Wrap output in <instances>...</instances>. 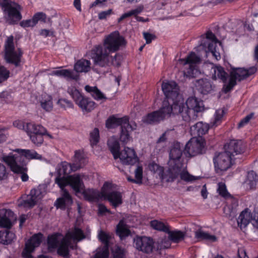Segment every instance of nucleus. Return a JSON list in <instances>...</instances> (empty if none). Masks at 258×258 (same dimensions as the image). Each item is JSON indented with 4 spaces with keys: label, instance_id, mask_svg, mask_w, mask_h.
<instances>
[{
    "label": "nucleus",
    "instance_id": "f257e3e1",
    "mask_svg": "<svg viewBox=\"0 0 258 258\" xmlns=\"http://www.w3.org/2000/svg\"><path fill=\"white\" fill-rule=\"evenodd\" d=\"M162 89L166 99H170L173 108V114H179L183 120L189 123L196 119L198 113L204 109L203 102L196 97H189L185 104L180 100L179 88L174 82L163 83Z\"/></svg>",
    "mask_w": 258,
    "mask_h": 258
},
{
    "label": "nucleus",
    "instance_id": "f03ea898",
    "mask_svg": "<svg viewBox=\"0 0 258 258\" xmlns=\"http://www.w3.org/2000/svg\"><path fill=\"white\" fill-rule=\"evenodd\" d=\"M225 151L220 153L213 158L215 171L221 173L226 171L234 163L235 155L244 152L245 148L241 141L232 140L224 145Z\"/></svg>",
    "mask_w": 258,
    "mask_h": 258
},
{
    "label": "nucleus",
    "instance_id": "7ed1b4c3",
    "mask_svg": "<svg viewBox=\"0 0 258 258\" xmlns=\"http://www.w3.org/2000/svg\"><path fill=\"white\" fill-rule=\"evenodd\" d=\"M107 146L114 158H119L123 164L133 165L138 161V158L134 149L125 147L120 152L119 143L115 139H109L107 141Z\"/></svg>",
    "mask_w": 258,
    "mask_h": 258
},
{
    "label": "nucleus",
    "instance_id": "20e7f679",
    "mask_svg": "<svg viewBox=\"0 0 258 258\" xmlns=\"http://www.w3.org/2000/svg\"><path fill=\"white\" fill-rule=\"evenodd\" d=\"M106 127L107 128H114L120 126L119 134L120 141L123 144L127 143L131 139V133L136 129L130 123L129 118L127 116L116 117L114 115L109 116L106 120Z\"/></svg>",
    "mask_w": 258,
    "mask_h": 258
},
{
    "label": "nucleus",
    "instance_id": "39448f33",
    "mask_svg": "<svg viewBox=\"0 0 258 258\" xmlns=\"http://www.w3.org/2000/svg\"><path fill=\"white\" fill-rule=\"evenodd\" d=\"M2 161L8 166L12 172L21 174L22 181L26 182L28 180L29 176L27 174L28 169L23 157L18 155V154L10 153L7 155H3Z\"/></svg>",
    "mask_w": 258,
    "mask_h": 258
},
{
    "label": "nucleus",
    "instance_id": "423d86ee",
    "mask_svg": "<svg viewBox=\"0 0 258 258\" xmlns=\"http://www.w3.org/2000/svg\"><path fill=\"white\" fill-rule=\"evenodd\" d=\"M91 64L90 60L82 58L78 60L74 64V70L76 72V73L71 70L62 69L54 71L52 74L57 77L64 78L68 81H78L80 78L78 73L89 72L91 70Z\"/></svg>",
    "mask_w": 258,
    "mask_h": 258
},
{
    "label": "nucleus",
    "instance_id": "0eeeda50",
    "mask_svg": "<svg viewBox=\"0 0 258 258\" xmlns=\"http://www.w3.org/2000/svg\"><path fill=\"white\" fill-rule=\"evenodd\" d=\"M257 67L252 66L248 69L237 68H233L229 74V78L227 84H225L222 88V91L227 94L230 92L237 84V80L241 81L246 79L251 75L255 74Z\"/></svg>",
    "mask_w": 258,
    "mask_h": 258
},
{
    "label": "nucleus",
    "instance_id": "6e6552de",
    "mask_svg": "<svg viewBox=\"0 0 258 258\" xmlns=\"http://www.w3.org/2000/svg\"><path fill=\"white\" fill-rule=\"evenodd\" d=\"M173 113V108L170 99H165L162 102L161 107L158 110L148 113L144 117L143 121L145 123L154 124L163 120L166 116Z\"/></svg>",
    "mask_w": 258,
    "mask_h": 258
},
{
    "label": "nucleus",
    "instance_id": "1a4fd4ad",
    "mask_svg": "<svg viewBox=\"0 0 258 258\" xmlns=\"http://www.w3.org/2000/svg\"><path fill=\"white\" fill-rule=\"evenodd\" d=\"M67 92L84 113L91 112L96 107L95 102L84 96L76 87H69Z\"/></svg>",
    "mask_w": 258,
    "mask_h": 258
},
{
    "label": "nucleus",
    "instance_id": "9d476101",
    "mask_svg": "<svg viewBox=\"0 0 258 258\" xmlns=\"http://www.w3.org/2000/svg\"><path fill=\"white\" fill-rule=\"evenodd\" d=\"M4 59L10 64L16 67L20 66L23 52L20 48L15 50L14 43V37L11 35L8 37L5 44Z\"/></svg>",
    "mask_w": 258,
    "mask_h": 258
},
{
    "label": "nucleus",
    "instance_id": "9b49d317",
    "mask_svg": "<svg viewBox=\"0 0 258 258\" xmlns=\"http://www.w3.org/2000/svg\"><path fill=\"white\" fill-rule=\"evenodd\" d=\"M26 132L29 137L31 142L37 146H40L43 142V136H47L52 138L45 127L40 124L33 122L26 123Z\"/></svg>",
    "mask_w": 258,
    "mask_h": 258
},
{
    "label": "nucleus",
    "instance_id": "f8f14e48",
    "mask_svg": "<svg viewBox=\"0 0 258 258\" xmlns=\"http://www.w3.org/2000/svg\"><path fill=\"white\" fill-rule=\"evenodd\" d=\"M4 12L8 14L9 24L14 25L22 19V16L20 12V6L15 2L4 3L2 7Z\"/></svg>",
    "mask_w": 258,
    "mask_h": 258
},
{
    "label": "nucleus",
    "instance_id": "ddd939ff",
    "mask_svg": "<svg viewBox=\"0 0 258 258\" xmlns=\"http://www.w3.org/2000/svg\"><path fill=\"white\" fill-rule=\"evenodd\" d=\"M204 140L203 138H191L186 144L184 153L188 157H194L203 153L204 148Z\"/></svg>",
    "mask_w": 258,
    "mask_h": 258
},
{
    "label": "nucleus",
    "instance_id": "4468645a",
    "mask_svg": "<svg viewBox=\"0 0 258 258\" xmlns=\"http://www.w3.org/2000/svg\"><path fill=\"white\" fill-rule=\"evenodd\" d=\"M125 44L124 38L120 36L118 32H115L109 34L104 41L105 48L110 52L117 51L120 46L125 45Z\"/></svg>",
    "mask_w": 258,
    "mask_h": 258
},
{
    "label": "nucleus",
    "instance_id": "2eb2a0df",
    "mask_svg": "<svg viewBox=\"0 0 258 258\" xmlns=\"http://www.w3.org/2000/svg\"><path fill=\"white\" fill-rule=\"evenodd\" d=\"M92 58L94 64L101 67L110 66V55L107 52H104L101 46H96L92 50Z\"/></svg>",
    "mask_w": 258,
    "mask_h": 258
},
{
    "label": "nucleus",
    "instance_id": "dca6fc26",
    "mask_svg": "<svg viewBox=\"0 0 258 258\" xmlns=\"http://www.w3.org/2000/svg\"><path fill=\"white\" fill-rule=\"evenodd\" d=\"M183 163H170L168 169L165 172L163 170V176L160 178L167 182H172L178 177L180 171L183 168Z\"/></svg>",
    "mask_w": 258,
    "mask_h": 258
},
{
    "label": "nucleus",
    "instance_id": "f3484780",
    "mask_svg": "<svg viewBox=\"0 0 258 258\" xmlns=\"http://www.w3.org/2000/svg\"><path fill=\"white\" fill-rule=\"evenodd\" d=\"M153 238L147 236H138L135 240L137 249L146 253H151L154 248Z\"/></svg>",
    "mask_w": 258,
    "mask_h": 258
},
{
    "label": "nucleus",
    "instance_id": "a211bd4d",
    "mask_svg": "<svg viewBox=\"0 0 258 258\" xmlns=\"http://www.w3.org/2000/svg\"><path fill=\"white\" fill-rule=\"evenodd\" d=\"M73 200L72 197L68 190H64L62 192L61 197L57 198L54 202V206L57 209L64 211L69 209L72 205Z\"/></svg>",
    "mask_w": 258,
    "mask_h": 258
},
{
    "label": "nucleus",
    "instance_id": "6ab92c4d",
    "mask_svg": "<svg viewBox=\"0 0 258 258\" xmlns=\"http://www.w3.org/2000/svg\"><path fill=\"white\" fill-rule=\"evenodd\" d=\"M40 191L35 188L30 190V194L26 197V199L22 197V199L19 200V207L31 209L36 204L37 200Z\"/></svg>",
    "mask_w": 258,
    "mask_h": 258
},
{
    "label": "nucleus",
    "instance_id": "aec40b11",
    "mask_svg": "<svg viewBox=\"0 0 258 258\" xmlns=\"http://www.w3.org/2000/svg\"><path fill=\"white\" fill-rule=\"evenodd\" d=\"M217 39L215 34L211 31H208L204 35H201L198 47L204 49L207 47L213 49V45H215Z\"/></svg>",
    "mask_w": 258,
    "mask_h": 258
},
{
    "label": "nucleus",
    "instance_id": "412c9836",
    "mask_svg": "<svg viewBox=\"0 0 258 258\" xmlns=\"http://www.w3.org/2000/svg\"><path fill=\"white\" fill-rule=\"evenodd\" d=\"M103 198L108 201L114 208H117L122 203L121 193L117 191L110 192L103 191Z\"/></svg>",
    "mask_w": 258,
    "mask_h": 258
},
{
    "label": "nucleus",
    "instance_id": "4be33fe9",
    "mask_svg": "<svg viewBox=\"0 0 258 258\" xmlns=\"http://www.w3.org/2000/svg\"><path fill=\"white\" fill-rule=\"evenodd\" d=\"M80 169L79 165L71 164L66 161L59 163L56 167V174L69 176L73 171H76Z\"/></svg>",
    "mask_w": 258,
    "mask_h": 258
},
{
    "label": "nucleus",
    "instance_id": "5701e85b",
    "mask_svg": "<svg viewBox=\"0 0 258 258\" xmlns=\"http://www.w3.org/2000/svg\"><path fill=\"white\" fill-rule=\"evenodd\" d=\"M210 128L209 124L202 121H199L190 127L191 135L194 138H202V136L206 134Z\"/></svg>",
    "mask_w": 258,
    "mask_h": 258
},
{
    "label": "nucleus",
    "instance_id": "b1692460",
    "mask_svg": "<svg viewBox=\"0 0 258 258\" xmlns=\"http://www.w3.org/2000/svg\"><path fill=\"white\" fill-rule=\"evenodd\" d=\"M182 152L183 151L181 147L180 144L178 142L174 144L169 153L170 163H183L180 161Z\"/></svg>",
    "mask_w": 258,
    "mask_h": 258
},
{
    "label": "nucleus",
    "instance_id": "393cba45",
    "mask_svg": "<svg viewBox=\"0 0 258 258\" xmlns=\"http://www.w3.org/2000/svg\"><path fill=\"white\" fill-rule=\"evenodd\" d=\"M103 191L100 192L96 189L88 188L84 190L83 195L86 201L89 202H96L103 198Z\"/></svg>",
    "mask_w": 258,
    "mask_h": 258
},
{
    "label": "nucleus",
    "instance_id": "a878e982",
    "mask_svg": "<svg viewBox=\"0 0 258 258\" xmlns=\"http://www.w3.org/2000/svg\"><path fill=\"white\" fill-rule=\"evenodd\" d=\"M143 10L142 6H138L137 8L132 10L126 13L123 14L118 19V22L120 23L124 19L134 16L136 17V20L139 22H145L148 21V19L146 20L144 18L138 16Z\"/></svg>",
    "mask_w": 258,
    "mask_h": 258
},
{
    "label": "nucleus",
    "instance_id": "bb28decb",
    "mask_svg": "<svg viewBox=\"0 0 258 258\" xmlns=\"http://www.w3.org/2000/svg\"><path fill=\"white\" fill-rule=\"evenodd\" d=\"M69 185L77 193H80L85 186L80 175L76 174L69 176Z\"/></svg>",
    "mask_w": 258,
    "mask_h": 258
},
{
    "label": "nucleus",
    "instance_id": "cd10ccee",
    "mask_svg": "<svg viewBox=\"0 0 258 258\" xmlns=\"http://www.w3.org/2000/svg\"><path fill=\"white\" fill-rule=\"evenodd\" d=\"M195 86L198 91L204 95L209 94L212 90V85L211 82L206 79L197 80Z\"/></svg>",
    "mask_w": 258,
    "mask_h": 258
},
{
    "label": "nucleus",
    "instance_id": "c85d7f7f",
    "mask_svg": "<svg viewBox=\"0 0 258 258\" xmlns=\"http://www.w3.org/2000/svg\"><path fill=\"white\" fill-rule=\"evenodd\" d=\"M211 72L212 78L213 80L220 79L224 83L227 82L228 74L225 72L224 69L220 66H216L212 68Z\"/></svg>",
    "mask_w": 258,
    "mask_h": 258
},
{
    "label": "nucleus",
    "instance_id": "c756f323",
    "mask_svg": "<svg viewBox=\"0 0 258 258\" xmlns=\"http://www.w3.org/2000/svg\"><path fill=\"white\" fill-rule=\"evenodd\" d=\"M85 90L90 93L91 96L96 101L104 102L107 99V98L97 87H91L86 85Z\"/></svg>",
    "mask_w": 258,
    "mask_h": 258
},
{
    "label": "nucleus",
    "instance_id": "7c9ffc66",
    "mask_svg": "<svg viewBox=\"0 0 258 258\" xmlns=\"http://www.w3.org/2000/svg\"><path fill=\"white\" fill-rule=\"evenodd\" d=\"M252 216L249 210L246 208L242 211L238 218L237 219V222L238 225L241 229L245 227L250 222Z\"/></svg>",
    "mask_w": 258,
    "mask_h": 258
},
{
    "label": "nucleus",
    "instance_id": "2f4dec72",
    "mask_svg": "<svg viewBox=\"0 0 258 258\" xmlns=\"http://www.w3.org/2000/svg\"><path fill=\"white\" fill-rule=\"evenodd\" d=\"M258 183V175L253 170H250L247 172L245 179L244 180V184L250 189H253Z\"/></svg>",
    "mask_w": 258,
    "mask_h": 258
},
{
    "label": "nucleus",
    "instance_id": "473e14b6",
    "mask_svg": "<svg viewBox=\"0 0 258 258\" xmlns=\"http://www.w3.org/2000/svg\"><path fill=\"white\" fill-rule=\"evenodd\" d=\"M66 237L77 241H80L85 238L83 231L81 228L76 226L72 231L67 233Z\"/></svg>",
    "mask_w": 258,
    "mask_h": 258
},
{
    "label": "nucleus",
    "instance_id": "72a5a7b5",
    "mask_svg": "<svg viewBox=\"0 0 258 258\" xmlns=\"http://www.w3.org/2000/svg\"><path fill=\"white\" fill-rule=\"evenodd\" d=\"M14 151L17 152L19 154L18 155L23 157L25 160V158L28 159H39L41 157L39 154L34 150L17 149Z\"/></svg>",
    "mask_w": 258,
    "mask_h": 258
},
{
    "label": "nucleus",
    "instance_id": "f704fd0d",
    "mask_svg": "<svg viewBox=\"0 0 258 258\" xmlns=\"http://www.w3.org/2000/svg\"><path fill=\"white\" fill-rule=\"evenodd\" d=\"M15 238V234L12 231H0V243L4 245L11 244Z\"/></svg>",
    "mask_w": 258,
    "mask_h": 258
},
{
    "label": "nucleus",
    "instance_id": "c9c22d12",
    "mask_svg": "<svg viewBox=\"0 0 258 258\" xmlns=\"http://www.w3.org/2000/svg\"><path fill=\"white\" fill-rule=\"evenodd\" d=\"M43 239V234L41 233H38L34 234L29 240L26 243V246L32 248V249L38 247L41 244Z\"/></svg>",
    "mask_w": 258,
    "mask_h": 258
},
{
    "label": "nucleus",
    "instance_id": "e433bc0d",
    "mask_svg": "<svg viewBox=\"0 0 258 258\" xmlns=\"http://www.w3.org/2000/svg\"><path fill=\"white\" fill-rule=\"evenodd\" d=\"M150 226L154 230L168 233L170 232L169 226L167 224H165L163 222L157 220H153L150 222Z\"/></svg>",
    "mask_w": 258,
    "mask_h": 258
},
{
    "label": "nucleus",
    "instance_id": "4c0bfd02",
    "mask_svg": "<svg viewBox=\"0 0 258 258\" xmlns=\"http://www.w3.org/2000/svg\"><path fill=\"white\" fill-rule=\"evenodd\" d=\"M195 237L199 240H206L210 242H215L217 240V237L208 232L199 230L195 232Z\"/></svg>",
    "mask_w": 258,
    "mask_h": 258
},
{
    "label": "nucleus",
    "instance_id": "58836bf2",
    "mask_svg": "<svg viewBox=\"0 0 258 258\" xmlns=\"http://www.w3.org/2000/svg\"><path fill=\"white\" fill-rule=\"evenodd\" d=\"M116 234L119 236L120 239H123L128 236L130 233V230L126 227V225L122 220H120L116 226Z\"/></svg>",
    "mask_w": 258,
    "mask_h": 258
},
{
    "label": "nucleus",
    "instance_id": "ea45409f",
    "mask_svg": "<svg viewBox=\"0 0 258 258\" xmlns=\"http://www.w3.org/2000/svg\"><path fill=\"white\" fill-rule=\"evenodd\" d=\"M187 66L184 68L183 71L184 77L185 78H193L196 77L197 75L199 73L198 66H195L189 64H186Z\"/></svg>",
    "mask_w": 258,
    "mask_h": 258
},
{
    "label": "nucleus",
    "instance_id": "a19ab883",
    "mask_svg": "<svg viewBox=\"0 0 258 258\" xmlns=\"http://www.w3.org/2000/svg\"><path fill=\"white\" fill-rule=\"evenodd\" d=\"M55 183L57 184L62 191L63 192L64 190H67L65 187L69 184V176L60 175V174H56V176L55 178Z\"/></svg>",
    "mask_w": 258,
    "mask_h": 258
},
{
    "label": "nucleus",
    "instance_id": "79ce46f5",
    "mask_svg": "<svg viewBox=\"0 0 258 258\" xmlns=\"http://www.w3.org/2000/svg\"><path fill=\"white\" fill-rule=\"evenodd\" d=\"M59 235L60 234L57 232L48 235L47 242L49 249H55L57 247L59 244L58 237Z\"/></svg>",
    "mask_w": 258,
    "mask_h": 258
},
{
    "label": "nucleus",
    "instance_id": "37998d69",
    "mask_svg": "<svg viewBox=\"0 0 258 258\" xmlns=\"http://www.w3.org/2000/svg\"><path fill=\"white\" fill-rule=\"evenodd\" d=\"M41 107L46 111H50L53 107L52 98L50 96L44 95L40 101Z\"/></svg>",
    "mask_w": 258,
    "mask_h": 258
},
{
    "label": "nucleus",
    "instance_id": "c03bdc74",
    "mask_svg": "<svg viewBox=\"0 0 258 258\" xmlns=\"http://www.w3.org/2000/svg\"><path fill=\"white\" fill-rule=\"evenodd\" d=\"M201 61V59L200 56L197 55L195 52H191L186 58L185 64L198 66L197 64L200 63Z\"/></svg>",
    "mask_w": 258,
    "mask_h": 258
},
{
    "label": "nucleus",
    "instance_id": "a18cd8bd",
    "mask_svg": "<svg viewBox=\"0 0 258 258\" xmlns=\"http://www.w3.org/2000/svg\"><path fill=\"white\" fill-rule=\"evenodd\" d=\"M179 176L181 180L186 182H191L200 178L199 177L195 176L190 174L189 172L184 169L181 170Z\"/></svg>",
    "mask_w": 258,
    "mask_h": 258
},
{
    "label": "nucleus",
    "instance_id": "49530a36",
    "mask_svg": "<svg viewBox=\"0 0 258 258\" xmlns=\"http://www.w3.org/2000/svg\"><path fill=\"white\" fill-rule=\"evenodd\" d=\"M169 239L174 243H178L184 239V233L181 231H173L168 233Z\"/></svg>",
    "mask_w": 258,
    "mask_h": 258
},
{
    "label": "nucleus",
    "instance_id": "de8ad7c7",
    "mask_svg": "<svg viewBox=\"0 0 258 258\" xmlns=\"http://www.w3.org/2000/svg\"><path fill=\"white\" fill-rule=\"evenodd\" d=\"M73 161L74 162L73 164L79 165L81 168L82 167V165L84 164L85 161L83 151L81 150H76L75 152Z\"/></svg>",
    "mask_w": 258,
    "mask_h": 258
},
{
    "label": "nucleus",
    "instance_id": "09e8293b",
    "mask_svg": "<svg viewBox=\"0 0 258 258\" xmlns=\"http://www.w3.org/2000/svg\"><path fill=\"white\" fill-rule=\"evenodd\" d=\"M217 192L221 197L225 199L232 197V195L228 191L226 186L224 183L220 182L218 183Z\"/></svg>",
    "mask_w": 258,
    "mask_h": 258
},
{
    "label": "nucleus",
    "instance_id": "8fccbe9b",
    "mask_svg": "<svg viewBox=\"0 0 258 258\" xmlns=\"http://www.w3.org/2000/svg\"><path fill=\"white\" fill-rule=\"evenodd\" d=\"M100 139L99 131L98 128H95L90 134V143L91 146L93 147L99 142Z\"/></svg>",
    "mask_w": 258,
    "mask_h": 258
},
{
    "label": "nucleus",
    "instance_id": "3c124183",
    "mask_svg": "<svg viewBox=\"0 0 258 258\" xmlns=\"http://www.w3.org/2000/svg\"><path fill=\"white\" fill-rule=\"evenodd\" d=\"M111 236L109 233L105 232L103 230H100L98 234V239L102 243L104 244L103 246H106L109 248V241Z\"/></svg>",
    "mask_w": 258,
    "mask_h": 258
},
{
    "label": "nucleus",
    "instance_id": "603ef678",
    "mask_svg": "<svg viewBox=\"0 0 258 258\" xmlns=\"http://www.w3.org/2000/svg\"><path fill=\"white\" fill-rule=\"evenodd\" d=\"M112 258H125V250L121 247L116 245L112 249Z\"/></svg>",
    "mask_w": 258,
    "mask_h": 258
},
{
    "label": "nucleus",
    "instance_id": "864d4df0",
    "mask_svg": "<svg viewBox=\"0 0 258 258\" xmlns=\"http://www.w3.org/2000/svg\"><path fill=\"white\" fill-rule=\"evenodd\" d=\"M149 169L151 172L158 174L160 178L161 176H163L164 167L154 162H152L149 164Z\"/></svg>",
    "mask_w": 258,
    "mask_h": 258
},
{
    "label": "nucleus",
    "instance_id": "5fc2aeb1",
    "mask_svg": "<svg viewBox=\"0 0 258 258\" xmlns=\"http://www.w3.org/2000/svg\"><path fill=\"white\" fill-rule=\"evenodd\" d=\"M109 248L106 246H103L99 249L94 255L93 258H109Z\"/></svg>",
    "mask_w": 258,
    "mask_h": 258
},
{
    "label": "nucleus",
    "instance_id": "6e6d98bb",
    "mask_svg": "<svg viewBox=\"0 0 258 258\" xmlns=\"http://www.w3.org/2000/svg\"><path fill=\"white\" fill-rule=\"evenodd\" d=\"M135 179H133L132 182L141 184L143 179V167L138 165L135 170Z\"/></svg>",
    "mask_w": 258,
    "mask_h": 258
},
{
    "label": "nucleus",
    "instance_id": "4d7b16f0",
    "mask_svg": "<svg viewBox=\"0 0 258 258\" xmlns=\"http://www.w3.org/2000/svg\"><path fill=\"white\" fill-rule=\"evenodd\" d=\"M46 15L43 12H37L32 17L33 22L36 25L39 21L45 23L46 22Z\"/></svg>",
    "mask_w": 258,
    "mask_h": 258
},
{
    "label": "nucleus",
    "instance_id": "13d9d810",
    "mask_svg": "<svg viewBox=\"0 0 258 258\" xmlns=\"http://www.w3.org/2000/svg\"><path fill=\"white\" fill-rule=\"evenodd\" d=\"M57 248V253L59 256L63 258H70L71 255L69 248L60 245H58Z\"/></svg>",
    "mask_w": 258,
    "mask_h": 258
},
{
    "label": "nucleus",
    "instance_id": "bf43d9fd",
    "mask_svg": "<svg viewBox=\"0 0 258 258\" xmlns=\"http://www.w3.org/2000/svg\"><path fill=\"white\" fill-rule=\"evenodd\" d=\"M10 71L4 66H0V83L7 81L10 77Z\"/></svg>",
    "mask_w": 258,
    "mask_h": 258
},
{
    "label": "nucleus",
    "instance_id": "052dcab7",
    "mask_svg": "<svg viewBox=\"0 0 258 258\" xmlns=\"http://www.w3.org/2000/svg\"><path fill=\"white\" fill-rule=\"evenodd\" d=\"M122 59V55L118 53H116L114 57L110 56V65H112L116 67H119L121 65Z\"/></svg>",
    "mask_w": 258,
    "mask_h": 258
},
{
    "label": "nucleus",
    "instance_id": "680f3d73",
    "mask_svg": "<svg viewBox=\"0 0 258 258\" xmlns=\"http://www.w3.org/2000/svg\"><path fill=\"white\" fill-rule=\"evenodd\" d=\"M57 104L62 108L66 109L67 108H71L74 107L72 102L65 98L59 99Z\"/></svg>",
    "mask_w": 258,
    "mask_h": 258
},
{
    "label": "nucleus",
    "instance_id": "e2e57ef3",
    "mask_svg": "<svg viewBox=\"0 0 258 258\" xmlns=\"http://www.w3.org/2000/svg\"><path fill=\"white\" fill-rule=\"evenodd\" d=\"M0 226L4 228H10L12 226L11 220L6 214L0 218Z\"/></svg>",
    "mask_w": 258,
    "mask_h": 258
},
{
    "label": "nucleus",
    "instance_id": "0e129e2a",
    "mask_svg": "<svg viewBox=\"0 0 258 258\" xmlns=\"http://www.w3.org/2000/svg\"><path fill=\"white\" fill-rule=\"evenodd\" d=\"M98 215H104L106 213H108L109 214H112V212L108 209L103 204H99L98 205Z\"/></svg>",
    "mask_w": 258,
    "mask_h": 258
},
{
    "label": "nucleus",
    "instance_id": "69168bd1",
    "mask_svg": "<svg viewBox=\"0 0 258 258\" xmlns=\"http://www.w3.org/2000/svg\"><path fill=\"white\" fill-rule=\"evenodd\" d=\"M224 113L225 112L223 109H219L216 111L214 125L217 126L220 123Z\"/></svg>",
    "mask_w": 258,
    "mask_h": 258
},
{
    "label": "nucleus",
    "instance_id": "338daca9",
    "mask_svg": "<svg viewBox=\"0 0 258 258\" xmlns=\"http://www.w3.org/2000/svg\"><path fill=\"white\" fill-rule=\"evenodd\" d=\"M20 25L24 28L33 27L35 26L32 18L31 19L24 20L20 22Z\"/></svg>",
    "mask_w": 258,
    "mask_h": 258
},
{
    "label": "nucleus",
    "instance_id": "774afa93",
    "mask_svg": "<svg viewBox=\"0 0 258 258\" xmlns=\"http://www.w3.org/2000/svg\"><path fill=\"white\" fill-rule=\"evenodd\" d=\"M34 249H32V248L29 247L28 246L25 245V247L23 251L22 255L25 258H33L32 255V252H33Z\"/></svg>",
    "mask_w": 258,
    "mask_h": 258
}]
</instances>
